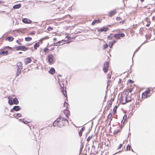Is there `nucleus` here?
I'll return each instance as SVG.
<instances>
[{"label":"nucleus","instance_id":"f257e3e1","mask_svg":"<svg viewBox=\"0 0 155 155\" xmlns=\"http://www.w3.org/2000/svg\"><path fill=\"white\" fill-rule=\"evenodd\" d=\"M69 124L68 121L66 119L62 117L57 118L53 123V126L55 127H62L65 125Z\"/></svg>","mask_w":155,"mask_h":155},{"label":"nucleus","instance_id":"f03ea898","mask_svg":"<svg viewBox=\"0 0 155 155\" xmlns=\"http://www.w3.org/2000/svg\"><path fill=\"white\" fill-rule=\"evenodd\" d=\"M17 71L16 74V77H18L21 73L22 69V64L21 62H18L17 64Z\"/></svg>","mask_w":155,"mask_h":155},{"label":"nucleus","instance_id":"7ed1b4c3","mask_svg":"<svg viewBox=\"0 0 155 155\" xmlns=\"http://www.w3.org/2000/svg\"><path fill=\"white\" fill-rule=\"evenodd\" d=\"M15 49L16 50H22V51H25L27 50L28 48H26L23 45H21L20 46H18L16 47L15 48Z\"/></svg>","mask_w":155,"mask_h":155},{"label":"nucleus","instance_id":"20e7f679","mask_svg":"<svg viewBox=\"0 0 155 155\" xmlns=\"http://www.w3.org/2000/svg\"><path fill=\"white\" fill-rule=\"evenodd\" d=\"M48 63L50 64H53L54 59V58L53 54H50L48 55Z\"/></svg>","mask_w":155,"mask_h":155},{"label":"nucleus","instance_id":"39448f33","mask_svg":"<svg viewBox=\"0 0 155 155\" xmlns=\"http://www.w3.org/2000/svg\"><path fill=\"white\" fill-rule=\"evenodd\" d=\"M109 64L108 62H106L104 64L103 70L104 72H107L108 70Z\"/></svg>","mask_w":155,"mask_h":155},{"label":"nucleus","instance_id":"423d86ee","mask_svg":"<svg viewBox=\"0 0 155 155\" xmlns=\"http://www.w3.org/2000/svg\"><path fill=\"white\" fill-rule=\"evenodd\" d=\"M124 98H125V102L124 103L123 102L122 104H124L126 103L129 102L131 101V99L130 97H127V95H125V97H124Z\"/></svg>","mask_w":155,"mask_h":155},{"label":"nucleus","instance_id":"0eeeda50","mask_svg":"<svg viewBox=\"0 0 155 155\" xmlns=\"http://www.w3.org/2000/svg\"><path fill=\"white\" fill-rule=\"evenodd\" d=\"M22 21L23 23L27 24H30L32 22V21L31 20L27 18L23 19Z\"/></svg>","mask_w":155,"mask_h":155},{"label":"nucleus","instance_id":"6e6552de","mask_svg":"<svg viewBox=\"0 0 155 155\" xmlns=\"http://www.w3.org/2000/svg\"><path fill=\"white\" fill-rule=\"evenodd\" d=\"M109 28L107 27H103L101 28L98 30V32H102V31H107L108 30Z\"/></svg>","mask_w":155,"mask_h":155},{"label":"nucleus","instance_id":"1a4fd4ad","mask_svg":"<svg viewBox=\"0 0 155 155\" xmlns=\"http://www.w3.org/2000/svg\"><path fill=\"white\" fill-rule=\"evenodd\" d=\"M21 109V108L18 106H14L12 109L11 110L10 112H13V110H15V111H18L19 110Z\"/></svg>","mask_w":155,"mask_h":155},{"label":"nucleus","instance_id":"9d476101","mask_svg":"<svg viewBox=\"0 0 155 155\" xmlns=\"http://www.w3.org/2000/svg\"><path fill=\"white\" fill-rule=\"evenodd\" d=\"M64 84H63V86L62 87L60 85V87H61V92L63 93L65 97H67V91H66L65 89L64 90Z\"/></svg>","mask_w":155,"mask_h":155},{"label":"nucleus","instance_id":"9b49d317","mask_svg":"<svg viewBox=\"0 0 155 155\" xmlns=\"http://www.w3.org/2000/svg\"><path fill=\"white\" fill-rule=\"evenodd\" d=\"M116 13L115 10H114L108 12V15L110 17H112Z\"/></svg>","mask_w":155,"mask_h":155},{"label":"nucleus","instance_id":"f8f14e48","mask_svg":"<svg viewBox=\"0 0 155 155\" xmlns=\"http://www.w3.org/2000/svg\"><path fill=\"white\" fill-rule=\"evenodd\" d=\"M31 61V59L29 58H26L24 62L25 64L27 65L28 64L30 63Z\"/></svg>","mask_w":155,"mask_h":155},{"label":"nucleus","instance_id":"ddd939ff","mask_svg":"<svg viewBox=\"0 0 155 155\" xmlns=\"http://www.w3.org/2000/svg\"><path fill=\"white\" fill-rule=\"evenodd\" d=\"M64 114L66 115V117L68 118V115L70 114V111L69 110L67 109L64 110Z\"/></svg>","mask_w":155,"mask_h":155},{"label":"nucleus","instance_id":"4468645a","mask_svg":"<svg viewBox=\"0 0 155 155\" xmlns=\"http://www.w3.org/2000/svg\"><path fill=\"white\" fill-rule=\"evenodd\" d=\"M125 95H126V93L125 94H124L123 93L121 94V96L119 98V100L120 102L121 101H123V100L125 98L124 97H125Z\"/></svg>","mask_w":155,"mask_h":155},{"label":"nucleus","instance_id":"2eb2a0df","mask_svg":"<svg viewBox=\"0 0 155 155\" xmlns=\"http://www.w3.org/2000/svg\"><path fill=\"white\" fill-rule=\"evenodd\" d=\"M21 7V4H19L14 5L13 6V8L14 9H16L20 8Z\"/></svg>","mask_w":155,"mask_h":155},{"label":"nucleus","instance_id":"dca6fc26","mask_svg":"<svg viewBox=\"0 0 155 155\" xmlns=\"http://www.w3.org/2000/svg\"><path fill=\"white\" fill-rule=\"evenodd\" d=\"M55 72V70L54 68H50L49 72L50 74H54Z\"/></svg>","mask_w":155,"mask_h":155},{"label":"nucleus","instance_id":"f3484780","mask_svg":"<svg viewBox=\"0 0 155 155\" xmlns=\"http://www.w3.org/2000/svg\"><path fill=\"white\" fill-rule=\"evenodd\" d=\"M13 117H21V114L20 113H17L16 114H14L13 115Z\"/></svg>","mask_w":155,"mask_h":155},{"label":"nucleus","instance_id":"a211bd4d","mask_svg":"<svg viewBox=\"0 0 155 155\" xmlns=\"http://www.w3.org/2000/svg\"><path fill=\"white\" fill-rule=\"evenodd\" d=\"M13 103L15 104H18L19 102L18 99L16 97L14 98L13 99Z\"/></svg>","mask_w":155,"mask_h":155},{"label":"nucleus","instance_id":"6ab92c4d","mask_svg":"<svg viewBox=\"0 0 155 155\" xmlns=\"http://www.w3.org/2000/svg\"><path fill=\"white\" fill-rule=\"evenodd\" d=\"M40 42H37L34 45V48L36 50L37 49V48L39 46Z\"/></svg>","mask_w":155,"mask_h":155},{"label":"nucleus","instance_id":"aec40b11","mask_svg":"<svg viewBox=\"0 0 155 155\" xmlns=\"http://www.w3.org/2000/svg\"><path fill=\"white\" fill-rule=\"evenodd\" d=\"M8 51H2L0 52V54L3 55H6L8 54Z\"/></svg>","mask_w":155,"mask_h":155},{"label":"nucleus","instance_id":"412c9836","mask_svg":"<svg viewBox=\"0 0 155 155\" xmlns=\"http://www.w3.org/2000/svg\"><path fill=\"white\" fill-rule=\"evenodd\" d=\"M34 134L35 135V139H37L38 138L39 139V136L40 135V132L39 131L38 132H37L36 133V134H35V133H34Z\"/></svg>","mask_w":155,"mask_h":155},{"label":"nucleus","instance_id":"4be33fe9","mask_svg":"<svg viewBox=\"0 0 155 155\" xmlns=\"http://www.w3.org/2000/svg\"><path fill=\"white\" fill-rule=\"evenodd\" d=\"M151 92V90H148L147 91H145L144 92V94H146V97H145V98H147L148 96L147 95V94H149Z\"/></svg>","mask_w":155,"mask_h":155},{"label":"nucleus","instance_id":"5701e85b","mask_svg":"<svg viewBox=\"0 0 155 155\" xmlns=\"http://www.w3.org/2000/svg\"><path fill=\"white\" fill-rule=\"evenodd\" d=\"M116 42V40H114L112 42H110V43H111V44L110 45H109V47L110 48H111L112 46L115 44V43Z\"/></svg>","mask_w":155,"mask_h":155},{"label":"nucleus","instance_id":"b1692460","mask_svg":"<svg viewBox=\"0 0 155 155\" xmlns=\"http://www.w3.org/2000/svg\"><path fill=\"white\" fill-rule=\"evenodd\" d=\"M25 40L26 41H29L32 40V38L30 37H26L25 38Z\"/></svg>","mask_w":155,"mask_h":155},{"label":"nucleus","instance_id":"393cba45","mask_svg":"<svg viewBox=\"0 0 155 155\" xmlns=\"http://www.w3.org/2000/svg\"><path fill=\"white\" fill-rule=\"evenodd\" d=\"M112 35V34H110V35H108L107 36V38L109 40H111L114 37V36H111Z\"/></svg>","mask_w":155,"mask_h":155},{"label":"nucleus","instance_id":"a878e982","mask_svg":"<svg viewBox=\"0 0 155 155\" xmlns=\"http://www.w3.org/2000/svg\"><path fill=\"white\" fill-rule=\"evenodd\" d=\"M114 36V37H115L117 39H119L120 38L119 33L116 34Z\"/></svg>","mask_w":155,"mask_h":155},{"label":"nucleus","instance_id":"bb28decb","mask_svg":"<svg viewBox=\"0 0 155 155\" xmlns=\"http://www.w3.org/2000/svg\"><path fill=\"white\" fill-rule=\"evenodd\" d=\"M7 38L9 41H11L14 39V38L11 36L8 37Z\"/></svg>","mask_w":155,"mask_h":155},{"label":"nucleus","instance_id":"cd10ccee","mask_svg":"<svg viewBox=\"0 0 155 155\" xmlns=\"http://www.w3.org/2000/svg\"><path fill=\"white\" fill-rule=\"evenodd\" d=\"M117 106H115L113 109V111H114V114H116V110L117 108Z\"/></svg>","mask_w":155,"mask_h":155},{"label":"nucleus","instance_id":"c85d7f7f","mask_svg":"<svg viewBox=\"0 0 155 155\" xmlns=\"http://www.w3.org/2000/svg\"><path fill=\"white\" fill-rule=\"evenodd\" d=\"M100 21H98L97 20H94L92 22L91 25H94L96 23L99 22Z\"/></svg>","mask_w":155,"mask_h":155},{"label":"nucleus","instance_id":"c756f323","mask_svg":"<svg viewBox=\"0 0 155 155\" xmlns=\"http://www.w3.org/2000/svg\"><path fill=\"white\" fill-rule=\"evenodd\" d=\"M61 41H59L57 42L54 43V45L55 46H58L61 45Z\"/></svg>","mask_w":155,"mask_h":155},{"label":"nucleus","instance_id":"7c9ffc66","mask_svg":"<svg viewBox=\"0 0 155 155\" xmlns=\"http://www.w3.org/2000/svg\"><path fill=\"white\" fill-rule=\"evenodd\" d=\"M8 104L11 105H12L13 104V101L12 99L9 100L8 101Z\"/></svg>","mask_w":155,"mask_h":155},{"label":"nucleus","instance_id":"2f4dec72","mask_svg":"<svg viewBox=\"0 0 155 155\" xmlns=\"http://www.w3.org/2000/svg\"><path fill=\"white\" fill-rule=\"evenodd\" d=\"M93 137V135L89 136L87 139V141L88 142Z\"/></svg>","mask_w":155,"mask_h":155},{"label":"nucleus","instance_id":"473e14b6","mask_svg":"<svg viewBox=\"0 0 155 155\" xmlns=\"http://www.w3.org/2000/svg\"><path fill=\"white\" fill-rule=\"evenodd\" d=\"M141 46V45L134 52V55H133V57L135 54V53H136L138 51V50H139V49H140V46Z\"/></svg>","mask_w":155,"mask_h":155},{"label":"nucleus","instance_id":"72a5a7b5","mask_svg":"<svg viewBox=\"0 0 155 155\" xmlns=\"http://www.w3.org/2000/svg\"><path fill=\"white\" fill-rule=\"evenodd\" d=\"M108 45L107 44H105L103 46V49H105L107 48V47H108Z\"/></svg>","mask_w":155,"mask_h":155},{"label":"nucleus","instance_id":"f704fd0d","mask_svg":"<svg viewBox=\"0 0 155 155\" xmlns=\"http://www.w3.org/2000/svg\"><path fill=\"white\" fill-rule=\"evenodd\" d=\"M127 118V116L126 115H124L123 117V120L121 121V123L124 120V121L123 122V123H124V122L125 121V120Z\"/></svg>","mask_w":155,"mask_h":155},{"label":"nucleus","instance_id":"c9c22d12","mask_svg":"<svg viewBox=\"0 0 155 155\" xmlns=\"http://www.w3.org/2000/svg\"><path fill=\"white\" fill-rule=\"evenodd\" d=\"M130 146L129 145H128L127 147V150H130Z\"/></svg>","mask_w":155,"mask_h":155},{"label":"nucleus","instance_id":"e433bc0d","mask_svg":"<svg viewBox=\"0 0 155 155\" xmlns=\"http://www.w3.org/2000/svg\"><path fill=\"white\" fill-rule=\"evenodd\" d=\"M119 34H120V37H121L123 38L125 36V35L123 33H119Z\"/></svg>","mask_w":155,"mask_h":155},{"label":"nucleus","instance_id":"4c0bfd02","mask_svg":"<svg viewBox=\"0 0 155 155\" xmlns=\"http://www.w3.org/2000/svg\"><path fill=\"white\" fill-rule=\"evenodd\" d=\"M16 42L19 45H22L21 43L19 40H17L16 41Z\"/></svg>","mask_w":155,"mask_h":155},{"label":"nucleus","instance_id":"58836bf2","mask_svg":"<svg viewBox=\"0 0 155 155\" xmlns=\"http://www.w3.org/2000/svg\"><path fill=\"white\" fill-rule=\"evenodd\" d=\"M84 145L83 144H81V145L80 148V150H82L83 148Z\"/></svg>","mask_w":155,"mask_h":155},{"label":"nucleus","instance_id":"ea45409f","mask_svg":"<svg viewBox=\"0 0 155 155\" xmlns=\"http://www.w3.org/2000/svg\"><path fill=\"white\" fill-rule=\"evenodd\" d=\"M48 49L47 48H45L44 49V51L45 53H48Z\"/></svg>","mask_w":155,"mask_h":155},{"label":"nucleus","instance_id":"a19ab883","mask_svg":"<svg viewBox=\"0 0 155 155\" xmlns=\"http://www.w3.org/2000/svg\"><path fill=\"white\" fill-rule=\"evenodd\" d=\"M23 122L25 124H27L29 122H28L26 120H25L24 119H23Z\"/></svg>","mask_w":155,"mask_h":155},{"label":"nucleus","instance_id":"79ce46f5","mask_svg":"<svg viewBox=\"0 0 155 155\" xmlns=\"http://www.w3.org/2000/svg\"><path fill=\"white\" fill-rule=\"evenodd\" d=\"M110 81H111V80H110V79H108V80L107 81V87L109 86V85H110L109 83L110 82Z\"/></svg>","mask_w":155,"mask_h":155},{"label":"nucleus","instance_id":"37998d69","mask_svg":"<svg viewBox=\"0 0 155 155\" xmlns=\"http://www.w3.org/2000/svg\"><path fill=\"white\" fill-rule=\"evenodd\" d=\"M111 78V74H107V78L109 79H110Z\"/></svg>","mask_w":155,"mask_h":155},{"label":"nucleus","instance_id":"c03bdc74","mask_svg":"<svg viewBox=\"0 0 155 155\" xmlns=\"http://www.w3.org/2000/svg\"><path fill=\"white\" fill-rule=\"evenodd\" d=\"M64 106H66V108L68 107V104L66 102L64 103Z\"/></svg>","mask_w":155,"mask_h":155},{"label":"nucleus","instance_id":"a18cd8bd","mask_svg":"<svg viewBox=\"0 0 155 155\" xmlns=\"http://www.w3.org/2000/svg\"><path fill=\"white\" fill-rule=\"evenodd\" d=\"M52 29V28L50 26L48 27V31H50Z\"/></svg>","mask_w":155,"mask_h":155},{"label":"nucleus","instance_id":"49530a36","mask_svg":"<svg viewBox=\"0 0 155 155\" xmlns=\"http://www.w3.org/2000/svg\"><path fill=\"white\" fill-rule=\"evenodd\" d=\"M123 144H120L119 146L118 147L117 149H120L122 147Z\"/></svg>","mask_w":155,"mask_h":155},{"label":"nucleus","instance_id":"de8ad7c7","mask_svg":"<svg viewBox=\"0 0 155 155\" xmlns=\"http://www.w3.org/2000/svg\"><path fill=\"white\" fill-rule=\"evenodd\" d=\"M146 94H144V92L142 94V97L145 98V97H146Z\"/></svg>","mask_w":155,"mask_h":155},{"label":"nucleus","instance_id":"09e8293b","mask_svg":"<svg viewBox=\"0 0 155 155\" xmlns=\"http://www.w3.org/2000/svg\"><path fill=\"white\" fill-rule=\"evenodd\" d=\"M82 132L81 131H79V134L80 137H81L82 135Z\"/></svg>","mask_w":155,"mask_h":155},{"label":"nucleus","instance_id":"8fccbe9b","mask_svg":"<svg viewBox=\"0 0 155 155\" xmlns=\"http://www.w3.org/2000/svg\"><path fill=\"white\" fill-rule=\"evenodd\" d=\"M116 19L117 21H120L121 19V18H120V17H117Z\"/></svg>","mask_w":155,"mask_h":155},{"label":"nucleus","instance_id":"3c124183","mask_svg":"<svg viewBox=\"0 0 155 155\" xmlns=\"http://www.w3.org/2000/svg\"><path fill=\"white\" fill-rule=\"evenodd\" d=\"M85 130V128L84 127H83L81 129V130H80V131H81V132H83Z\"/></svg>","mask_w":155,"mask_h":155},{"label":"nucleus","instance_id":"603ef678","mask_svg":"<svg viewBox=\"0 0 155 155\" xmlns=\"http://www.w3.org/2000/svg\"><path fill=\"white\" fill-rule=\"evenodd\" d=\"M112 116V114H111V113H110L108 115V118H110Z\"/></svg>","mask_w":155,"mask_h":155},{"label":"nucleus","instance_id":"864d4df0","mask_svg":"<svg viewBox=\"0 0 155 155\" xmlns=\"http://www.w3.org/2000/svg\"><path fill=\"white\" fill-rule=\"evenodd\" d=\"M79 155H83L82 150H80Z\"/></svg>","mask_w":155,"mask_h":155},{"label":"nucleus","instance_id":"5fc2aeb1","mask_svg":"<svg viewBox=\"0 0 155 155\" xmlns=\"http://www.w3.org/2000/svg\"><path fill=\"white\" fill-rule=\"evenodd\" d=\"M112 104V102L111 103H110L108 104V107H111Z\"/></svg>","mask_w":155,"mask_h":155},{"label":"nucleus","instance_id":"6e6d98bb","mask_svg":"<svg viewBox=\"0 0 155 155\" xmlns=\"http://www.w3.org/2000/svg\"><path fill=\"white\" fill-rule=\"evenodd\" d=\"M66 38H67V40H70V39L71 38V37L68 36H67Z\"/></svg>","mask_w":155,"mask_h":155},{"label":"nucleus","instance_id":"4d7b16f0","mask_svg":"<svg viewBox=\"0 0 155 155\" xmlns=\"http://www.w3.org/2000/svg\"><path fill=\"white\" fill-rule=\"evenodd\" d=\"M48 36H46L44 38H42V40H44L45 39H48Z\"/></svg>","mask_w":155,"mask_h":155},{"label":"nucleus","instance_id":"13d9d810","mask_svg":"<svg viewBox=\"0 0 155 155\" xmlns=\"http://www.w3.org/2000/svg\"><path fill=\"white\" fill-rule=\"evenodd\" d=\"M118 133V130H115L114 131V134H116Z\"/></svg>","mask_w":155,"mask_h":155},{"label":"nucleus","instance_id":"bf43d9fd","mask_svg":"<svg viewBox=\"0 0 155 155\" xmlns=\"http://www.w3.org/2000/svg\"><path fill=\"white\" fill-rule=\"evenodd\" d=\"M132 89L131 88H130V89H129V92L130 93L132 92Z\"/></svg>","mask_w":155,"mask_h":155},{"label":"nucleus","instance_id":"052dcab7","mask_svg":"<svg viewBox=\"0 0 155 155\" xmlns=\"http://www.w3.org/2000/svg\"><path fill=\"white\" fill-rule=\"evenodd\" d=\"M56 40H57V39H56V38H54V39H53V41H54V42H55V41H56Z\"/></svg>","mask_w":155,"mask_h":155},{"label":"nucleus","instance_id":"680f3d73","mask_svg":"<svg viewBox=\"0 0 155 155\" xmlns=\"http://www.w3.org/2000/svg\"><path fill=\"white\" fill-rule=\"evenodd\" d=\"M152 19L154 21V20L155 19V17L153 16L152 18Z\"/></svg>","mask_w":155,"mask_h":155},{"label":"nucleus","instance_id":"e2e57ef3","mask_svg":"<svg viewBox=\"0 0 155 155\" xmlns=\"http://www.w3.org/2000/svg\"><path fill=\"white\" fill-rule=\"evenodd\" d=\"M19 120L20 121L23 122V119H19Z\"/></svg>","mask_w":155,"mask_h":155},{"label":"nucleus","instance_id":"0e129e2a","mask_svg":"<svg viewBox=\"0 0 155 155\" xmlns=\"http://www.w3.org/2000/svg\"><path fill=\"white\" fill-rule=\"evenodd\" d=\"M150 24L149 23V24H147V25H146V26H147V27H149L150 26Z\"/></svg>","mask_w":155,"mask_h":155},{"label":"nucleus","instance_id":"69168bd1","mask_svg":"<svg viewBox=\"0 0 155 155\" xmlns=\"http://www.w3.org/2000/svg\"><path fill=\"white\" fill-rule=\"evenodd\" d=\"M121 80H121V79H120L119 80V82H118V83H121Z\"/></svg>","mask_w":155,"mask_h":155},{"label":"nucleus","instance_id":"338daca9","mask_svg":"<svg viewBox=\"0 0 155 155\" xmlns=\"http://www.w3.org/2000/svg\"><path fill=\"white\" fill-rule=\"evenodd\" d=\"M90 155H95L94 153H92Z\"/></svg>","mask_w":155,"mask_h":155},{"label":"nucleus","instance_id":"774afa93","mask_svg":"<svg viewBox=\"0 0 155 155\" xmlns=\"http://www.w3.org/2000/svg\"><path fill=\"white\" fill-rule=\"evenodd\" d=\"M2 2H3L2 1V0H0V3H1Z\"/></svg>","mask_w":155,"mask_h":155}]
</instances>
